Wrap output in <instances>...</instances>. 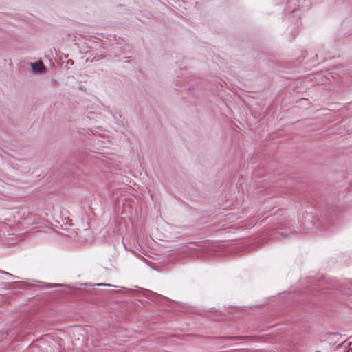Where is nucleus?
Segmentation results:
<instances>
[{"label":"nucleus","mask_w":352,"mask_h":352,"mask_svg":"<svg viewBox=\"0 0 352 352\" xmlns=\"http://www.w3.org/2000/svg\"><path fill=\"white\" fill-rule=\"evenodd\" d=\"M272 229L277 230L276 234L284 238L288 237L289 234L293 232L290 219H282L273 226ZM294 232H297L296 230H294Z\"/></svg>","instance_id":"obj_2"},{"label":"nucleus","mask_w":352,"mask_h":352,"mask_svg":"<svg viewBox=\"0 0 352 352\" xmlns=\"http://www.w3.org/2000/svg\"><path fill=\"white\" fill-rule=\"evenodd\" d=\"M68 63L71 64V65H73L74 64V61L72 60H69L68 61Z\"/></svg>","instance_id":"obj_6"},{"label":"nucleus","mask_w":352,"mask_h":352,"mask_svg":"<svg viewBox=\"0 0 352 352\" xmlns=\"http://www.w3.org/2000/svg\"><path fill=\"white\" fill-rule=\"evenodd\" d=\"M346 212L342 206L332 205L324 211L318 219L322 231L331 232L333 230L336 223L342 222Z\"/></svg>","instance_id":"obj_1"},{"label":"nucleus","mask_w":352,"mask_h":352,"mask_svg":"<svg viewBox=\"0 0 352 352\" xmlns=\"http://www.w3.org/2000/svg\"><path fill=\"white\" fill-rule=\"evenodd\" d=\"M31 67L35 74H42L45 71V67L41 60L31 63Z\"/></svg>","instance_id":"obj_3"},{"label":"nucleus","mask_w":352,"mask_h":352,"mask_svg":"<svg viewBox=\"0 0 352 352\" xmlns=\"http://www.w3.org/2000/svg\"><path fill=\"white\" fill-rule=\"evenodd\" d=\"M6 274H8V275H9V276H13V277H14V276H13L12 274H8V273H6Z\"/></svg>","instance_id":"obj_7"},{"label":"nucleus","mask_w":352,"mask_h":352,"mask_svg":"<svg viewBox=\"0 0 352 352\" xmlns=\"http://www.w3.org/2000/svg\"><path fill=\"white\" fill-rule=\"evenodd\" d=\"M96 285H98V286H112L111 284H109V283H98V284H96Z\"/></svg>","instance_id":"obj_5"},{"label":"nucleus","mask_w":352,"mask_h":352,"mask_svg":"<svg viewBox=\"0 0 352 352\" xmlns=\"http://www.w3.org/2000/svg\"><path fill=\"white\" fill-rule=\"evenodd\" d=\"M63 285L60 284V283L43 284L42 285V287L45 288V289H49V288H52V287H61Z\"/></svg>","instance_id":"obj_4"}]
</instances>
